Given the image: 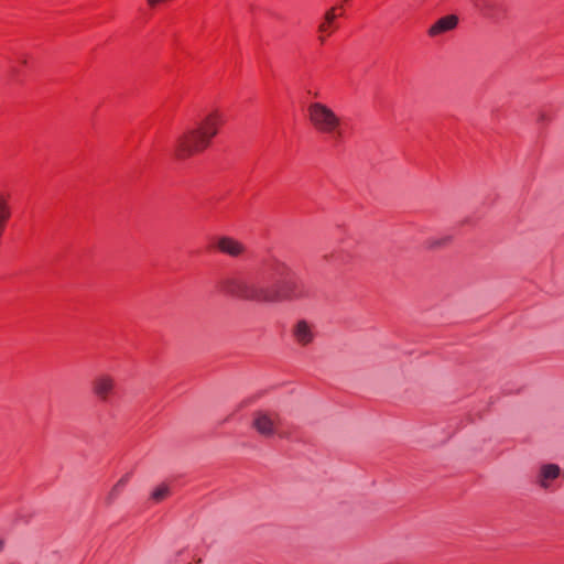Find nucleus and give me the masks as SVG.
Segmentation results:
<instances>
[{
  "label": "nucleus",
  "instance_id": "nucleus-22",
  "mask_svg": "<svg viewBox=\"0 0 564 564\" xmlns=\"http://www.w3.org/2000/svg\"><path fill=\"white\" fill-rule=\"evenodd\" d=\"M3 544H4L3 541L0 540V551L3 549Z\"/></svg>",
  "mask_w": 564,
  "mask_h": 564
},
{
  "label": "nucleus",
  "instance_id": "nucleus-16",
  "mask_svg": "<svg viewBox=\"0 0 564 564\" xmlns=\"http://www.w3.org/2000/svg\"><path fill=\"white\" fill-rule=\"evenodd\" d=\"M11 217V210L8 204V199L0 194V223L6 224Z\"/></svg>",
  "mask_w": 564,
  "mask_h": 564
},
{
  "label": "nucleus",
  "instance_id": "nucleus-9",
  "mask_svg": "<svg viewBox=\"0 0 564 564\" xmlns=\"http://www.w3.org/2000/svg\"><path fill=\"white\" fill-rule=\"evenodd\" d=\"M561 468L556 464H543L535 476V484L543 490H553V482L558 479Z\"/></svg>",
  "mask_w": 564,
  "mask_h": 564
},
{
  "label": "nucleus",
  "instance_id": "nucleus-5",
  "mask_svg": "<svg viewBox=\"0 0 564 564\" xmlns=\"http://www.w3.org/2000/svg\"><path fill=\"white\" fill-rule=\"evenodd\" d=\"M116 380L108 373H99L91 381L94 395L104 403H109L116 394Z\"/></svg>",
  "mask_w": 564,
  "mask_h": 564
},
{
  "label": "nucleus",
  "instance_id": "nucleus-21",
  "mask_svg": "<svg viewBox=\"0 0 564 564\" xmlns=\"http://www.w3.org/2000/svg\"><path fill=\"white\" fill-rule=\"evenodd\" d=\"M6 226H7L6 224L0 223V237L4 232Z\"/></svg>",
  "mask_w": 564,
  "mask_h": 564
},
{
  "label": "nucleus",
  "instance_id": "nucleus-12",
  "mask_svg": "<svg viewBox=\"0 0 564 564\" xmlns=\"http://www.w3.org/2000/svg\"><path fill=\"white\" fill-rule=\"evenodd\" d=\"M336 10L337 8L329 9L325 13L324 20L318 25V32L321 33L319 41L322 43L325 42L326 35H329L335 29H337L335 21L339 14L336 12Z\"/></svg>",
  "mask_w": 564,
  "mask_h": 564
},
{
  "label": "nucleus",
  "instance_id": "nucleus-19",
  "mask_svg": "<svg viewBox=\"0 0 564 564\" xmlns=\"http://www.w3.org/2000/svg\"><path fill=\"white\" fill-rule=\"evenodd\" d=\"M11 73H12V76H17V77H18V76H19V74H20L19 66H18V65H15V62H14V63H12V65H11Z\"/></svg>",
  "mask_w": 564,
  "mask_h": 564
},
{
  "label": "nucleus",
  "instance_id": "nucleus-11",
  "mask_svg": "<svg viewBox=\"0 0 564 564\" xmlns=\"http://www.w3.org/2000/svg\"><path fill=\"white\" fill-rule=\"evenodd\" d=\"M458 23V19L456 15H446L438 19L434 24H432L427 31L429 35L432 37L438 36L443 33H446L456 28Z\"/></svg>",
  "mask_w": 564,
  "mask_h": 564
},
{
  "label": "nucleus",
  "instance_id": "nucleus-7",
  "mask_svg": "<svg viewBox=\"0 0 564 564\" xmlns=\"http://www.w3.org/2000/svg\"><path fill=\"white\" fill-rule=\"evenodd\" d=\"M315 336V325L306 319H299L292 327V337L302 347L312 344Z\"/></svg>",
  "mask_w": 564,
  "mask_h": 564
},
{
  "label": "nucleus",
  "instance_id": "nucleus-3",
  "mask_svg": "<svg viewBox=\"0 0 564 564\" xmlns=\"http://www.w3.org/2000/svg\"><path fill=\"white\" fill-rule=\"evenodd\" d=\"M307 116L312 127L321 134L327 135L335 144H340L346 131L341 118L326 104L315 101L307 107Z\"/></svg>",
  "mask_w": 564,
  "mask_h": 564
},
{
  "label": "nucleus",
  "instance_id": "nucleus-23",
  "mask_svg": "<svg viewBox=\"0 0 564 564\" xmlns=\"http://www.w3.org/2000/svg\"><path fill=\"white\" fill-rule=\"evenodd\" d=\"M544 119H545L544 115H541L540 120H544Z\"/></svg>",
  "mask_w": 564,
  "mask_h": 564
},
{
  "label": "nucleus",
  "instance_id": "nucleus-18",
  "mask_svg": "<svg viewBox=\"0 0 564 564\" xmlns=\"http://www.w3.org/2000/svg\"><path fill=\"white\" fill-rule=\"evenodd\" d=\"M19 65L21 66H24L26 65V57L23 55V54H20L19 56H17V61H15Z\"/></svg>",
  "mask_w": 564,
  "mask_h": 564
},
{
  "label": "nucleus",
  "instance_id": "nucleus-17",
  "mask_svg": "<svg viewBox=\"0 0 564 564\" xmlns=\"http://www.w3.org/2000/svg\"><path fill=\"white\" fill-rule=\"evenodd\" d=\"M451 240V237L449 236H442L440 238H431L429 240H426V248L429 249H436V248H441L445 245H447Z\"/></svg>",
  "mask_w": 564,
  "mask_h": 564
},
{
  "label": "nucleus",
  "instance_id": "nucleus-15",
  "mask_svg": "<svg viewBox=\"0 0 564 564\" xmlns=\"http://www.w3.org/2000/svg\"><path fill=\"white\" fill-rule=\"evenodd\" d=\"M170 487L166 484H161L151 494V499L154 502H161L170 496Z\"/></svg>",
  "mask_w": 564,
  "mask_h": 564
},
{
  "label": "nucleus",
  "instance_id": "nucleus-13",
  "mask_svg": "<svg viewBox=\"0 0 564 564\" xmlns=\"http://www.w3.org/2000/svg\"><path fill=\"white\" fill-rule=\"evenodd\" d=\"M130 477L131 475L127 473L113 485V487L111 488L106 498L108 505L112 503L120 496V494L123 491L127 484L129 482Z\"/></svg>",
  "mask_w": 564,
  "mask_h": 564
},
{
  "label": "nucleus",
  "instance_id": "nucleus-1",
  "mask_svg": "<svg viewBox=\"0 0 564 564\" xmlns=\"http://www.w3.org/2000/svg\"><path fill=\"white\" fill-rule=\"evenodd\" d=\"M279 260L270 259L259 268L240 275L224 278L219 288L225 293L256 302L278 303V269Z\"/></svg>",
  "mask_w": 564,
  "mask_h": 564
},
{
  "label": "nucleus",
  "instance_id": "nucleus-6",
  "mask_svg": "<svg viewBox=\"0 0 564 564\" xmlns=\"http://www.w3.org/2000/svg\"><path fill=\"white\" fill-rule=\"evenodd\" d=\"M477 10L484 18L498 23L507 18L508 7L505 0H482Z\"/></svg>",
  "mask_w": 564,
  "mask_h": 564
},
{
  "label": "nucleus",
  "instance_id": "nucleus-8",
  "mask_svg": "<svg viewBox=\"0 0 564 564\" xmlns=\"http://www.w3.org/2000/svg\"><path fill=\"white\" fill-rule=\"evenodd\" d=\"M212 246L217 251L230 257H239L246 250L242 242L229 236L214 237Z\"/></svg>",
  "mask_w": 564,
  "mask_h": 564
},
{
  "label": "nucleus",
  "instance_id": "nucleus-4",
  "mask_svg": "<svg viewBox=\"0 0 564 564\" xmlns=\"http://www.w3.org/2000/svg\"><path fill=\"white\" fill-rule=\"evenodd\" d=\"M279 302L303 299L310 295L311 290L285 262L279 260L278 269Z\"/></svg>",
  "mask_w": 564,
  "mask_h": 564
},
{
  "label": "nucleus",
  "instance_id": "nucleus-20",
  "mask_svg": "<svg viewBox=\"0 0 564 564\" xmlns=\"http://www.w3.org/2000/svg\"><path fill=\"white\" fill-rule=\"evenodd\" d=\"M469 1L473 3V6H474L476 9H478V8H479V6H480V2H482V0H469Z\"/></svg>",
  "mask_w": 564,
  "mask_h": 564
},
{
  "label": "nucleus",
  "instance_id": "nucleus-2",
  "mask_svg": "<svg viewBox=\"0 0 564 564\" xmlns=\"http://www.w3.org/2000/svg\"><path fill=\"white\" fill-rule=\"evenodd\" d=\"M223 122L224 117L220 112L213 111L207 115L198 122L197 127L178 137L174 148L175 156L182 160L205 150L217 134Z\"/></svg>",
  "mask_w": 564,
  "mask_h": 564
},
{
  "label": "nucleus",
  "instance_id": "nucleus-10",
  "mask_svg": "<svg viewBox=\"0 0 564 564\" xmlns=\"http://www.w3.org/2000/svg\"><path fill=\"white\" fill-rule=\"evenodd\" d=\"M253 427L263 436H272L276 430V416L258 411L254 413Z\"/></svg>",
  "mask_w": 564,
  "mask_h": 564
},
{
  "label": "nucleus",
  "instance_id": "nucleus-14",
  "mask_svg": "<svg viewBox=\"0 0 564 564\" xmlns=\"http://www.w3.org/2000/svg\"><path fill=\"white\" fill-rule=\"evenodd\" d=\"M351 254L344 250L334 251L330 254L325 256V260L327 262L337 267L348 264L351 261Z\"/></svg>",
  "mask_w": 564,
  "mask_h": 564
}]
</instances>
